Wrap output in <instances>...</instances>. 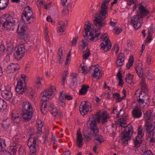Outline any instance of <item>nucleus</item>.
Segmentation results:
<instances>
[{
    "instance_id": "nucleus-1",
    "label": "nucleus",
    "mask_w": 155,
    "mask_h": 155,
    "mask_svg": "<svg viewBox=\"0 0 155 155\" xmlns=\"http://www.w3.org/2000/svg\"><path fill=\"white\" fill-rule=\"evenodd\" d=\"M18 21V19L15 17L13 13L2 15L0 18V31H2L3 29L8 31H13L14 26Z\"/></svg>"
},
{
    "instance_id": "nucleus-2",
    "label": "nucleus",
    "mask_w": 155,
    "mask_h": 155,
    "mask_svg": "<svg viewBox=\"0 0 155 155\" xmlns=\"http://www.w3.org/2000/svg\"><path fill=\"white\" fill-rule=\"evenodd\" d=\"M137 12L136 15L131 18L130 21L131 24L135 30L141 27L142 22L141 21L143 18L149 13V12L143 5L140 4L138 7Z\"/></svg>"
},
{
    "instance_id": "nucleus-3",
    "label": "nucleus",
    "mask_w": 155,
    "mask_h": 155,
    "mask_svg": "<svg viewBox=\"0 0 155 155\" xmlns=\"http://www.w3.org/2000/svg\"><path fill=\"white\" fill-rule=\"evenodd\" d=\"M30 137L27 143V145L30 148V155H36L37 152L39 150V144L41 143L38 139L37 135L34 133L33 129H30L28 132Z\"/></svg>"
},
{
    "instance_id": "nucleus-4",
    "label": "nucleus",
    "mask_w": 155,
    "mask_h": 155,
    "mask_svg": "<svg viewBox=\"0 0 155 155\" xmlns=\"http://www.w3.org/2000/svg\"><path fill=\"white\" fill-rule=\"evenodd\" d=\"M96 119L94 115H93L87 123L88 128L90 130V132H83V135L88 142L91 140L92 136H96L99 134V129L97 126Z\"/></svg>"
},
{
    "instance_id": "nucleus-5",
    "label": "nucleus",
    "mask_w": 155,
    "mask_h": 155,
    "mask_svg": "<svg viewBox=\"0 0 155 155\" xmlns=\"http://www.w3.org/2000/svg\"><path fill=\"white\" fill-rule=\"evenodd\" d=\"M126 118L121 117L118 120V121L120 127L125 128L123 132L121 140H124V143L127 144L128 141L131 139L130 134H133V130L132 126L130 125V123L126 126H124L126 124Z\"/></svg>"
},
{
    "instance_id": "nucleus-6",
    "label": "nucleus",
    "mask_w": 155,
    "mask_h": 155,
    "mask_svg": "<svg viewBox=\"0 0 155 155\" xmlns=\"http://www.w3.org/2000/svg\"><path fill=\"white\" fill-rule=\"evenodd\" d=\"M56 91L55 87L51 86L49 89L45 90L41 94L40 97H42V101L41 102H42L41 103L40 109L41 112L43 114H45L46 112L43 111V106L44 105L43 108H45L47 106V104L45 102L49 100L50 97H53L55 95Z\"/></svg>"
},
{
    "instance_id": "nucleus-7",
    "label": "nucleus",
    "mask_w": 155,
    "mask_h": 155,
    "mask_svg": "<svg viewBox=\"0 0 155 155\" xmlns=\"http://www.w3.org/2000/svg\"><path fill=\"white\" fill-rule=\"evenodd\" d=\"M101 38L103 39V42L100 44L101 49H102L104 51L107 52L111 49L112 44L107 34L104 33L102 35Z\"/></svg>"
},
{
    "instance_id": "nucleus-8",
    "label": "nucleus",
    "mask_w": 155,
    "mask_h": 155,
    "mask_svg": "<svg viewBox=\"0 0 155 155\" xmlns=\"http://www.w3.org/2000/svg\"><path fill=\"white\" fill-rule=\"evenodd\" d=\"M96 16L94 20V24L95 26L102 28L107 25L106 21L105 20V18H106L105 16H103L99 14L97 15L96 13Z\"/></svg>"
},
{
    "instance_id": "nucleus-9",
    "label": "nucleus",
    "mask_w": 155,
    "mask_h": 155,
    "mask_svg": "<svg viewBox=\"0 0 155 155\" xmlns=\"http://www.w3.org/2000/svg\"><path fill=\"white\" fill-rule=\"evenodd\" d=\"M16 50L15 57L18 60L21 59L25 54L26 49L23 45H18Z\"/></svg>"
},
{
    "instance_id": "nucleus-10",
    "label": "nucleus",
    "mask_w": 155,
    "mask_h": 155,
    "mask_svg": "<svg viewBox=\"0 0 155 155\" xmlns=\"http://www.w3.org/2000/svg\"><path fill=\"white\" fill-rule=\"evenodd\" d=\"M110 1L108 0H105L102 3L101 6V9L98 11L96 13V15L99 14V15H102L103 16H106V15L107 14V5L106 4H108Z\"/></svg>"
},
{
    "instance_id": "nucleus-11",
    "label": "nucleus",
    "mask_w": 155,
    "mask_h": 155,
    "mask_svg": "<svg viewBox=\"0 0 155 155\" xmlns=\"http://www.w3.org/2000/svg\"><path fill=\"white\" fill-rule=\"evenodd\" d=\"M44 107V105H43L42 107L43 111H45L46 113V111L45 110V109L47 108H48V109L49 110L51 114L53 115L54 117H56L57 115H58L59 114H60L58 113V111L57 110L56 108L54 107V105L52 104H49L48 107H47V105L46 108H43V107Z\"/></svg>"
},
{
    "instance_id": "nucleus-12",
    "label": "nucleus",
    "mask_w": 155,
    "mask_h": 155,
    "mask_svg": "<svg viewBox=\"0 0 155 155\" xmlns=\"http://www.w3.org/2000/svg\"><path fill=\"white\" fill-rule=\"evenodd\" d=\"M144 117L146 118L145 124H148L151 122L155 119V117L152 114V110H149L147 111L144 114Z\"/></svg>"
},
{
    "instance_id": "nucleus-13",
    "label": "nucleus",
    "mask_w": 155,
    "mask_h": 155,
    "mask_svg": "<svg viewBox=\"0 0 155 155\" xmlns=\"http://www.w3.org/2000/svg\"><path fill=\"white\" fill-rule=\"evenodd\" d=\"M144 127L147 132H151V134H155V121L145 124Z\"/></svg>"
},
{
    "instance_id": "nucleus-14",
    "label": "nucleus",
    "mask_w": 155,
    "mask_h": 155,
    "mask_svg": "<svg viewBox=\"0 0 155 155\" xmlns=\"http://www.w3.org/2000/svg\"><path fill=\"white\" fill-rule=\"evenodd\" d=\"M11 119L14 124H18L20 122L21 118L17 111L12 110L11 113Z\"/></svg>"
},
{
    "instance_id": "nucleus-15",
    "label": "nucleus",
    "mask_w": 155,
    "mask_h": 155,
    "mask_svg": "<svg viewBox=\"0 0 155 155\" xmlns=\"http://www.w3.org/2000/svg\"><path fill=\"white\" fill-rule=\"evenodd\" d=\"M82 102H81L79 107V110L81 114L83 115L86 114L89 110V108L91 107L89 105H87L86 104H83Z\"/></svg>"
},
{
    "instance_id": "nucleus-16",
    "label": "nucleus",
    "mask_w": 155,
    "mask_h": 155,
    "mask_svg": "<svg viewBox=\"0 0 155 155\" xmlns=\"http://www.w3.org/2000/svg\"><path fill=\"white\" fill-rule=\"evenodd\" d=\"M83 140L82 134L81 133L80 131L78 130L76 142L77 145L80 148L82 147L83 144Z\"/></svg>"
},
{
    "instance_id": "nucleus-17",
    "label": "nucleus",
    "mask_w": 155,
    "mask_h": 155,
    "mask_svg": "<svg viewBox=\"0 0 155 155\" xmlns=\"http://www.w3.org/2000/svg\"><path fill=\"white\" fill-rule=\"evenodd\" d=\"M22 117L24 121H28L31 118L33 114V111H22Z\"/></svg>"
},
{
    "instance_id": "nucleus-18",
    "label": "nucleus",
    "mask_w": 155,
    "mask_h": 155,
    "mask_svg": "<svg viewBox=\"0 0 155 155\" xmlns=\"http://www.w3.org/2000/svg\"><path fill=\"white\" fill-rule=\"evenodd\" d=\"M22 111H33L32 106L29 102L25 101L22 104Z\"/></svg>"
},
{
    "instance_id": "nucleus-19",
    "label": "nucleus",
    "mask_w": 155,
    "mask_h": 155,
    "mask_svg": "<svg viewBox=\"0 0 155 155\" xmlns=\"http://www.w3.org/2000/svg\"><path fill=\"white\" fill-rule=\"evenodd\" d=\"M124 61V55L123 53L121 52L119 54L117 60L116 62V65L117 67L122 66Z\"/></svg>"
},
{
    "instance_id": "nucleus-20",
    "label": "nucleus",
    "mask_w": 155,
    "mask_h": 155,
    "mask_svg": "<svg viewBox=\"0 0 155 155\" xmlns=\"http://www.w3.org/2000/svg\"><path fill=\"white\" fill-rule=\"evenodd\" d=\"M1 94L3 97L7 100L11 99L12 97V93L11 91L7 90L2 91Z\"/></svg>"
},
{
    "instance_id": "nucleus-21",
    "label": "nucleus",
    "mask_w": 155,
    "mask_h": 155,
    "mask_svg": "<svg viewBox=\"0 0 155 155\" xmlns=\"http://www.w3.org/2000/svg\"><path fill=\"white\" fill-rule=\"evenodd\" d=\"M26 27L25 25L23 23H19L17 31L18 34L20 35L23 33L26 30Z\"/></svg>"
},
{
    "instance_id": "nucleus-22",
    "label": "nucleus",
    "mask_w": 155,
    "mask_h": 155,
    "mask_svg": "<svg viewBox=\"0 0 155 155\" xmlns=\"http://www.w3.org/2000/svg\"><path fill=\"white\" fill-rule=\"evenodd\" d=\"M133 117L134 118H138L141 117L142 113L139 109L134 108L132 111Z\"/></svg>"
},
{
    "instance_id": "nucleus-23",
    "label": "nucleus",
    "mask_w": 155,
    "mask_h": 155,
    "mask_svg": "<svg viewBox=\"0 0 155 155\" xmlns=\"http://www.w3.org/2000/svg\"><path fill=\"white\" fill-rule=\"evenodd\" d=\"M142 66V64H140L135 68L137 74L140 78H142L143 75V69Z\"/></svg>"
},
{
    "instance_id": "nucleus-24",
    "label": "nucleus",
    "mask_w": 155,
    "mask_h": 155,
    "mask_svg": "<svg viewBox=\"0 0 155 155\" xmlns=\"http://www.w3.org/2000/svg\"><path fill=\"white\" fill-rule=\"evenodd\" d=\"M89 88V86L85 84L83 85L79 91V94L80 95H84L87 93Z\"/></svg>"
},
{
    "instance_id": "nucleus-25",
    "label": "nucleus",
    "mask_w": 155,
    "mask_h": 155,
    "mask_svg": "<svg viewBox=\"0 0 155 155\" xmlns=\"http://www.w3.org/2000/svg\"><path fill=\"white\" fill-rule=\"evenodd\" d=\"M95 137L94 142L97 145H100L101 143L104 141V139L103 138L101 135H99L98 134L96 136H94Z\"/></svg>"
},
{
    "instance_id": "nucleus-26",
    "label": "nucleus",
    "mask_w": 155,
    "mask_h": 155,
    "mask_svg": "<svg viewBox=\"0 0 155 155\" xmlns=\"http://www.w3.org/2000/svg\"><path fill=\"white\" fill-rule=\"evenodd\" d=\"M72 77V81H71L70 85L72 86H76L78 84L77 81L78 80V75H76L73 74L71 75Z\"/></svg>"
},
{
    "instance_id": "nucleus-27",
    "label": "nucleus",
    "mask_w": 155,
    "mask_h": 155,
    "mask_svg": "<svg viewBox=\"0 0 155 155\" xmlns=\"http://www.w3.org/2000/svg\"><path fill=\"white\" fill-rule=\"evenodd\" d=\"M9 0H0V9L4 10L7 7Z\"/></svg>"
},
{
    "instance_id": "nucleus-28",
    "label": "nucleus",
    "mask_w": 155,
    "mask_h": 155,
    "mask_svg": "<svg viewBox=\"0 0 155 155\" xmlns=\"http://www.w3.org/2000/svg\"><path fill=\"white\" fill-rule=\"evenodd\" d=\"M26 17H24L25 19V21H28L31 18L34 19L35 18V16L34 15V14L32 11H30L29 13L26 14Z\"/></svg>"
},
{
    "instance_id": "nucleus-29",
    "label": "nucleus",
    "mask_w": 155,
    "mask_h": 155,
    "mask_svg": "<svg viewBox=\"0 0 155 155\" xmlns=\"http://www.w3.org/2000/svg\"><path fill=\"white\" fill-rule=\"evenodd\" d=\"M30 11H32L31 8L30 7L28 6L25 7L24 9L23 12L21 15V18L22 20L25 21V19L24 17H26V14L28 13H29Z\"/></svg>"
},
{
    "instance_id": "nucleus-30",
    "label": "nucleus",
    "mask_w": 155,
    "mask_h": 155,
    "mask_svg": "<svg viewBox=\"0 0 155 155\" xmlns=\"http://www.w3.org/2000/svg\"><path fill=\"white\" fill-rule=\"evenodd\" d=\"M21 41L23 44H25L29 41V37L27 34H23L20 37Z\"/></svg>"
},
{
    "instance_id": "nucleus-31",
    "label": "nucleus",
    "mask_w": 155,
    "mask_h": 155,
    "mask_svg": "<svg viewBox=\"0 0 155 155\" xmlns=\"http://www.w3.org/2000/svg\"><path fill=\"white\" fill-rule=\"evenodd\" d=\"M93 76L94 78H96L97 79H99L101 77L102 75L100 71L98 68H97L95 69V71H94Z\"/></svg>"
},
{
    "instance_id": "nucleus-32",
    "label": "nucleus",
    "mask_w": 155,
    "mask_h": 155,
    "mask_svg": "<svg viewBox=\"0 0 155 155\" xmlns=\"http://www.w3.org/2000/svg\"><path fill=\"white\" fill-rule=\"evenodd\" d=\"M126 76L127 77L125 78L126 82L131 85L133 84V75L128 73L126 75Z\"/></svg>"
},
{
    "instance_id": "nucleus-33",
    "label": "nucleus",
    "mask_w": 155,
    "mask_h": 155,
    "mask_svg": "<svg viewBox=\"0 0 155 155\" xmlns=\"http://www.w3.org/2000/svg\"><path fill=\"white\" fill-rule=\"evenodd\" d=\"M25 85L24 87L22 86H16L15 88V90L17 93L19 94H22L25 91Z\"/></svg>"
},
{
    "instance_id": "nucleus-34",
    "label": "nucleus",
    "mask_w": 155,
    "mask_h": 155,
    "mask_svg": "<svg viewBox=\"0 0 155 155\" xmlns=\"http://www.w3.org/2000/svg\"><path fill=\"white\" fill-rule=\"evenodd\" d=\"M6 102L4 100L0 98V111H4L7 108Z\"/></svg>"
},
{
    "instance_id": "nucleus-35",
    "label": "nucleus",
    "mask_w": 155,
    "mask_h": 155,
    "mask_svg": "<svg viewBox=\"0 0 155 155\" xmlns=\"http://www.w3.org/2000/svg\"><path fill=\"white\" fill-rule=\"evenodd\" d=\"M58 55V59L59 61L60 64L61 63L62 61L61 60V59L63 58V50L61 47L59 48Z\"/></svg>"
},
{
    "instance_id": "nucleus-36",
    "label": "nucleus",
    "mask_w": 155,
    "mask_h": 155,
    "mask_svg": "<svg viewBox=\"0 0 155 155\" xmlns=\"http://www.w3.org/2000/svg\"><path fill=\"white\" fill-rule=\"evenodd\" d=\"M113 96L114 98L117 99V102H120L124 98V97H120V94L117 92L113 94Z\"/></svg>"
},
{
    "instance_id": "nucleus-37",
    "label": "nucleus",
    "mask_w": 155,
    "mask_h": 155,
    "mask_svg": "<svg viewBox=\"0 0 155 155\" xmlns=\"http://www.w3.org/2000/svg\"><path fill=\"white\" fill-rule=\"evenodd\" d=\"M138 137H136L134 142V146L137 148L139 147L142 142V140H141V139Z\"/></svg>"
},
{
    "instance_id": "nucleus-38",
    "label": "nucleus",
    "mask_w": 155,
    "mask_h": 155,
    "mask_svg": "<svg viewBox=\"0 0 155 155\" xmlns=\"http://www.w3.org/2000/svg\"><path fill=\"white\" fill-rule=\"evenodd\" d=\"M58 24L60 25V26L58 28V31L60 33H62L64 31L65 29L64 28L65 26V23L63 21L59 22Z\"/></svg>"
},
{
    "instance_id": "nucleus-39",
    "label": "nucleus",
    "mask_w": 155,
    "mask_h": 155,
    "mask_svg": "<svg viewBox=\"0 0 155 155\" xmlns=\"http://www.w3.org/2000/svg\"><path fill=\"white\" fill-rule=\"evenodd\" d=\"M12 66H13L14 67H13V68H11V73H13L19 70V67L16 64L12 63Z\"/></svg>"
},
{
    "instance_id": "nucleus-40",
    "label": "nucleus",
    "mask_w": 155,
    "mask_h": 155,
    "mask_svg": "<svg viewBox=\"0 0 155 155\" xmlns=\"http://www.w3.org/2000/svg\"><path fill=\"white\" fill-rule=\"evenodd\" d=\"M38 128H37V130L38 132L36 133L35 135H37V136L38 137L39 136H40L41 133L42 128L43 126V125L42 124L41 121L40 122V124H39L38 123Z\"/></svg>"
},
{
    "instance_id": "nucleus-41",
    "label": "nucleus",
    "mask_w": 155,
    "mask_h": 155,
    "mask_svg": "<svg viewBox=\"0 0 155 155\" xmlns=\"http://www.w3.org/2000/svg\"><path fill=\"white\" fill-rule=\"evenodd\" d=\"M134 62V59L133 57L129 58L128 63H127L126 65L128 69H130V67L133 66Z\"/></svg>"
},
{
    "instance_id": "nucleus-42",
    "label": "nucleus",
    "mask_w": 155,
    "mask_h": 155,
    "mask_svg": "<svg viewBox=\"0 0 155 155\" xmlns=\"http://www.w3.org/2000/svg\"><path fill=\"white\" fill-rule=\"evenodd\" d=\"M84 55L83 56L84 59L87 60L90 54V51L89 49L87 48L86 51H84Z\"/></svg>"
},
{
    "instance_id": "nucleus-43",
    "label": "nucleus",
    "mask_w": 155,
    "mask_h": 155,
    "mask_svg": "<svg viewBox=\"0 0 155 155\" xmlns=\"http://www.w3.org/2000/svg\"><path fill=\"white\" fill-rule=\"evenodd\" d=\"M86 23L85 24L84 26H86V27L85 28V31L87 32V35L89 32L91 28V24L90 23L89 21H87Z\"/></svg>"
},
{
    "instance_id": "nucleus-44",
    "label": "nucleus",
    "mask_w": 155,
    "mask_h": 155,
    "mask_svg": "<svg viewBox=\"0 0 155 155\" xmlns=\"http://www.w3.org/2000/svg\"><path fill=\"white\" fill-rule=\"evenodd\" d=\"M138 134L137 136L136 137H138L140 139H142V137L143 135V134L142 133V129L141 126H140L138 129Z\"/></svg>"
},
{
    "instance_id": "nucleus-45",
    "label": "nucleus",
    "mask_w": 155,
    "mask_h": 155,
    "mask_svg": "<svg viewBox=\"0 0 155 155\" xmlns=\"http://www.w3.org/2000/svg\"><path fill=\"white\" fill-rule=\"evenodd\" d=\"M149 134V137L150 138V143H153L155 142V134H151V132H147Z\"/></svg>"
},
{
    "instance_id": "nucleus-46",
    "label": "nucleus",
    "mask_w": 155,
    "mask_h": 155,
    "mask_svg": "<svg viewBox=\"0 0 155 155\" xmlns=\"http://www.w3.org/2000/svg\"><path fill=\"white\" fill-rule=\"evenodd\" d=\"M145 78H142L140 82V84L142 87V89H145L146 91L147 90V87L146 85L145 82Z\"/></svg>"
},
{
    "instance_id": "nucleus-47",
    "label": "nucleus",
    "mask_w": 155,
    "mask_h": 155,
    "mask_svg": "<svg viewBox=\"0 0 155 155\" xmlns=\"http://www.w3.org/2000/svg\"><path fill=\"white\" fill-rule=\"evenodd\" d=\"M19 149L18 152L20 155H25L26 153V151L24 149L23 147L21 145H19Z\"/></svg>"
},
{
    "instance_id": "nucleus-48",
    "label": "nucleus",
    "mask_w": 155,
    "mask_h": 155,
    "mask_svg": "<svg viewBox=\"0 0 155 155\" xmlns=\"http://www.w3.org/2000/svg\"><path fill=\"white\" fill-rule=\"evenodd\" d=\"M3 144H5V142L3 140L0 139V152H2L5 151V147L3 146Z\"/></svg>"
},
{
    "instance_id": "nucleus-49",
    "label": "nucleus",
    "mask_w": 155,
    "mask_h": 155,
    "mask_svg": "<svg viewBox=\"0 0 155 155\" xmlns=\"http://www.w3.org/2000/svg\"><path fill=\"white\" fill-rule=\"evenodd\" d=\"M93 115H94V117L96 118V119L97 120V121L99 123L100 122V121L101 120V119L102 118V117H101V115H100L99 114L98 112H97L96 114V116H97V118L95 117V115L94 114H93L92 115V116H91V117L90 118L89 120L91 118H92V116Z\"/></svg>"
},
{
    "instance_id": "nucleus-50",
    "label": "nucleus",
    "mask_w": 155,
    "mask_h": 155,
    "mask_svg": "<svg viewBox=\"0 0 155 155\" xmlns=\"http://www.w3.org/2000/svg\"><path fill=\"white\" fill-rule=\"evenodd\" d=\"M18 146L19 145H17V147L16 145H13L11 147L10 150L11 152L13 153V154H16L17 147H18Z\"/></svg>"
},
{
    "instance_id": "nucleus-51",
    "label": "nucleus",
    "mask_w": 155,
    "mask_h": 155,
    "mask_svg": "<svg viewBox=\"0 0 155 155\" xmlns=\"http://www.w3.org/2000/svg\"><path fill=\"white\" fill-rule=\"evenodd\" d=\"M12 64L11 63L10 64L7 65L6 66H5V69L6 70V71H7L9 73H11V68H13V67L14 66H12Z\"/></svg>"
},
{
    "instance_id": "nucleus-52",
    "label": "nucleus",
    "mask_w": 155,
    "mask_h": 155,
    "mask_svg": "<svg viewBox=\"0 0 155 155\" xmlns=\"http://www.w3.org/2000/svg\"><path fill=\"white\" fill-rule=\"evenodd\" d=\"M1 125L5 128H8L9 125V123L6 120L4 121L3 123H1Z\"/></svg>"
},
{
    "instance_id": "nucleus-53",
    "label": "nucleus",
    "mask_w": 155,
    "mask_h": 155,
    "mask_svg": "<svg viewBox=\"0 0 155 155\" xmlns=\"http://www.w3.org/2000/svg\"><path fill=\"white\" fill-rule=\"evenodd\" d=\"M84 37L85 38V39L87 41L89 42L91 41H93L94 40V37L93 36H92L91 37V38H89L88 37V34H87V32L86 33V35H84Z\"/></svg>"
},
{
    "instance_id": "nucleus-54",
    "label": "nucleus",
    "mask_w": 155,
    "mask_h": 155,
    "mask_svg": "<svg viewBox=\"0 0 155 155\" xmlns=\"http://www.w3.org/2000/svg\"><path fill=\"white\" fill-rule=\"evenodd\" d=\"M64 97H65L64 92L63 91H62L60 93V95L59 97V101H65L64 98Z\"/></svg>"
},
{
    "instance_id": "nucleus-55",
    "label": "nucleus",
    "mask_w": 155,
    "mask_h": 155,
    "mask_svg": "<svg viewBox=\"0 0 155 155\" xmlns=\"http://www.w3.org/2000/svg\"><path fill=\"white\" fill-rule=\"evenodd\" d=\"M43 80L42 78L38 77L36 79V84L37 85L40 86L41 85V81Z\"/></svg>"
},
{
    "instance_id": "nucleus-56",
    "label": "nucleus",
    "mask_w": 155,
    "mask_h": 155,
    "mask_svg": "<svg viewBox=\"0 0 155 155\" xmlns=\"http://www.w3.org/2000/svg\"><path fill=\"white\" fill-rule=\"evenodd\" d=\"M67 9H64L63 11V13L64 15H67L68 13L69 8H71V7L69 5H67Z\"/></svg>"
},
{
    "instance_id": "nucleus-57",
    "label": "nucleus",
    "mask_w": 155,
    "mask_h": 155,
    "mask_svg": "<svg viewBox=\"0 0 155 155\" xmlns=\"http://www.w3.org/2000/svg\"><path fill=\"white\" fill-rule=\"evenodd\" d=\"M139 98L137 99V101L138 103L140 104H143L145 101L143 100V98L141 97L140 94L139 95Z\"/></svg>"
},
{
    "instance_id": "nucleus-58",
    "label": "nucleus",
    "mask_w": 155,
    "mask_h": 155,
    "mask_svg": "<svg viewBox=\"0 0 155 155\" xmlns=\"http://www.w3.org/2000/svg\"><path fill=\"white\" fill-rule=\"evenodd\" d=\"M141 155H153V153L150 150H147L144 151L143 153Z\"/></svg>"
},
{
    "instance_id": "nucleus-59",
    "label": "nucleus",
    "mask_w": 155,
    "mask_h": 155,
    "mask_svg": "<svg viewBox=\"0 0 155 155\" xmlns=\"http://www.w3.org/2000/svg\"><path fill=\"white\" fill-rule=\"evenodd\" d=\"M80 66L81 69L83 71V73H84L85 74L87 73V67L84 65H82V64L80 65Z\"/></svg>"
},
{
    "instance_id": "nucleus-60",
    "label": "nucleus",
    "mask_w": 155,
    "mask_h": 155,
    "mask_svg": "<svg viewBox=\"0 0 155 155\" xmlns=\"http://www.w3.org/2000/svg\"><path fill=\"white\" fill-rule=\"evenodd\" d=\"M78 39V37H77L76 38H73L71 43L72 44V46H75L76 45L77 40Z\"/></svg>"
},
{
    "instance_id": "nucleus-61",
    "label": "nucleus",
    "mask_w": 155,
    "mask_h": 155,
    "mask_svg": "<svg viewBox=\"0 0 155 155\" xmlns=\"http://www.w3.org/2000/svg\"><path fill=\"white\" fill-rule=\"evenodd\" d=\"M101 117L102 118L106 117V118H108V116L107 115V112L106 111H104L102 112V113L101 115Z\"/></svg>"
},
{
    "instance_id": "nucleus-62",
    "label": "nucleus",
    "mask_w": 155,
    "mask_h": 155,
    "mask_svg": "<svg viewBox=\"0 0 155 155\" xmlns=\"http://www.w3.org/2000/svg\"><path fill=\"white\" fill-rule=\"evenodd\" d=\"M6 48L3 44L0 45V51L2 52H4L6 51Z\"/></svg>"
},
{
    "instance_id": "nucleus-63",
    "label": "nucleus",
    "mask_w": 155,
    "mask_h": 155,
    "mask_svg": "<svg viewBox=\"0 0 155 155\" xmlns=\"http://www.w3.org/2000/svg\"><path fill=\"white\" fill-rule=\"evenodd\" d=\"M98 65H95V66L92 65L89 68V71L91 72H94V71H95V69L96 68V66Z\"/></svg>"
},
{
    "instance_id": "nucleus-64",
    "label": "nucleus",
    "mask_w": 155,
    "mask_h": 155,
    "mask_svg": "<svg viewBox=\"0 0 155 155\" xmlns=\"http://www.w3.org/2000/svg\"><path fill=\"white\" fill-rule=\"evenodd\" d=\"M141 97L143 98V100L145 101H147L149 99V97L148 95L146 94H144L143 96H141Z\"/></svg>"
}]
</instances>
